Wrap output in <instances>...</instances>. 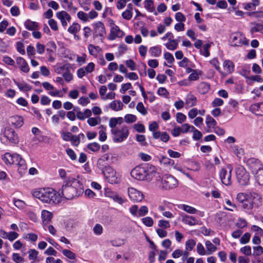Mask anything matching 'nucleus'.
I'll use <instances>...</instances> for the list:
<instances>
[{"label":"nucleus","mask_w":263,"mask_h":263,"mask_svg":"<svg viewBox=\"0 0 263 263\" xmlns=\"http://www.w3.org/2000/svg\"><path fill=\"white\" fill-rule=\"evenodd\" d=\"M178 185V180L173 176L169 174L162 176L160 181V187L162 190H172L176 188Z\"/></svg>","instance_id":"6"},{"label":"nucleus","mask_w":263,"mask_h":263,"mask_svg":"<svg viewBox=\"0 0 263 263\" xmlns=\"http://www.w3.org/2000/svg\"><path fill=\"white\" fill-rule=\"evenodd\" d=\"M247 165L255 180L259 185H263V165L258 160L252 158L248 160Z\"/></svg>","instance_id":"4"},{"label":"nucleus","mask_w":263,"mask_h":263,"mask_svg":"<svg viewBox=\"0 0 263 263\" xmlns=\"http://www.w3.org/2000/svg\"><path fill=\"white\" fill-rule=\"evenodd\" d=\"M211 47V44L208 43L203 45L202 49H200L201 54L205 57H208L210 55L209 48Z\"/></svg>","instance_id":"57"},{"label":"nucleus","mask_w":263,"mask_h":263,"mask_svg":"<svg viewBox=\"0 0 263 263\" xmlns=\"http://www.w3.org/2000/svg\"><path fill=\"white\" fill-rule=\"evenodd\" d=\"M196 243V241L193 239H188L185 242V249L188 251H192Z\"/></svg>","instance_id":"51"},{"label":"nucleus","mask_w":263,"mask_h":263,"mask_svg":"<svg viewBox=\"0 0 263 263\" xmlns=\"http://www.w3.org/2000/svg\"><path fill=\"white\" fill-rule=\"evenodd\" d=\"M99 140L101 142L105 141L107 139V135L106 133V128L103 125L99 127Z\"/></svg>","instance_id":"43"},{"label":"nucleus","mask_w":263,"mask_h":263,"mask_svg":"<svg viewBox=\"0 0 263 263\" xmlns=\"http://www.w3.org/2000/svg\"><path fill=\"white\" fill-rule=\"evenodd\" d=\"M252 24L253 26L250 29L252 33L258 32L263 34V21L259 23H253Z\"/></svg>","instance_id":"35"},{"label":"nucleus","mask_w":263,"mask_h":263,"mask_svg":"<svg viewBox=\"0 0 263 263\" xmlns=\"http://www.w3.org/2000/svg\"><path fill=\"white\" fill-rule=\"evenodd\" d=\"M43 87L47 90L49 91L48 94L52 97H58L62 98L64 95L60 90L54 89V86L47 82L42 83Z\"/></svg>","instance_id":"15"},{"label":"nucleus","mask_w":263,"mask_h":263,"mask_svg":"<svg viewBox=\"0 0 263 263\" xmlns=\"http://www.w3.org/2000/svg\"><path fill=\"white\" fill-rule=\"evenodd\" d=\"M165 46L167 49L170 50H174L177 48L178 43L177 40L173 39L165 44Z\"/></svg>","instance_id":"41"},{"label":"nucleus","mask_w":263,"mask_h":263,"mask_svg":"<svg viewBox=\"0 0 263 263\" xmlns=\"http://www.w3.org/2000/svg\"><path fill=\"white\" fill-rule=\"evenodd\" d=\"M205 124L206 125V132L210 133L213 131L212 129H213L217 125V122L211 116L207 115L205 118Z\"/></svg>","instance_id":"26"},{"label":"nucleus","mask_w":263,"mask_h":263,"mask_svg":"<svg viewBox=\"0 0 263 263\" xmlns=\"http://www.w3.org/2000/svg\"><path fill=\"white\" fill-rule=\"evenodd\" d=\"M105 180L110 184H118L120 182V177L116 171L112 167L107 166L103 170Z\"/></svg>","instance_id":"7"},{"label":"nucleus","mask_w":263,"mask_h":263,"mask_svg":"<svg viewBox=\"0 0 263 263\" xmlns=\"http://www.w3.org/2000/svg\"><path fill=\"white\" fill-rule=\"evenodd\" d=\"M136 109L138 112L142 115H146L147 114V109L144 107L142 102H139L136 106Z\"/></svg>","instance_id":"56"},{"label":"nucleus","mask_w":263,"mask_h":263,"mask_svg":"<svg viewBox=\"0 0 263 263\" xmlns=\"http://www.w3.org/2000/svg\"><path fill=\"white\" fill-rule=\"evenodd\" d=\"M112 140L115 143H121L126 139L129 135V129L127 126L122 125L120 128L111 129Z\"/></svg>","instance_id":"5"},{"label":"nucleus","mask_w":263,"mask_h":263,"mask_svg":"<svg viewBox=\"0 0 263 263\" xmlns=\"http://www.w3.org/2000/svg\"><path fill=\"white\" fill-rule=\"evenodd\" d=\"M53 214L51 212L44 210L41 212V217L44 226L47 225L51 220Z\"/></svg>","instance_id":"29"},{"label":"nucleus","mask_w":263,"mask_h":263,"mask_svg":"<svg viewBox=\"0 0 263 263\" xmlns=\"http://www.w3.org/2000/svg\"><path fill=\"white\" fill-rule=\"evenodd\" d=\"M73 56L76 58V62L79 65L81 66L86 63L87 55L85 53H83L82 55L73 54Z\"/></svg>","instance_id":"46"},{"label":"nucleus","mask_w":263,"mask_h":263,"mask_svg":"<svg viewBox=\"0 0 263 263\" xmlns=\"http://www.w3.org/2000/svg\"><path fill=\"white\" fill-rule=\"evenodd\" d=\"M236 176L238 183L242 186L247 185L250 182V175L242 166L236 168Z\"/></svg>","instance_id":"9"},{"label":"nucleus","mask_w":263,"mask_h":263,"mask_svg":"<svg viewBox=\"0 0 263 263\" xmlns=\"http://www.w3.org/2000/svg\"><path fill=\"white\" fill-rule=\"evenodd\" d=\"M1 140L6 144L9 143L17 144L18 142V137L13 129L8 128L5 129L1 134Z\"/></svg>","instance_id":"8"},{"label":"nucleus","mask_w":263,"mask_h":263,"mask_svg":"<svg viewBox=\"0 0 263 263\" xmlns=\"http://www.w3.org/2000/svg\"><path fill=\"white\" fill-rule=\"evenodd\" d=\"M88 50L90 55L97 57L98 54L101 51V49L98 46L89 44L88 46Z\"/></svg>","instance_id":"38"},{"label":"nucleus","mask_w":263,"mask_h":263,"mask_svg":"<svg viewBox=\"0 0 263 263\" xmlns=\"http://www.w3.org/2000/svg\"><path fill=\"white\" fill-rule=\"evenodd\" d=\"M57 17L61 21L62 25L65 27L67 25V23L71 20L70 15L65 11H61L56 13Z\"/></svg>","instance_id":"20"},{"label":"nucleus","mask_w":263,"mask_h":263,"mask_svg":"<svg viewBox=\"0 0 263 263\" xmlns=\"http://www.w3.org/2000/svg\"><path fill=\"white\" fill-rule=\"evenodd\" d=\"M15 84L18 87L19 89L22 91H28L31 89V86L25 82H15Z\"/></svg>","instance_id":"42"},{"label":"nucleus","mask_w":263,"mask_h":263,"mask_svg":"<svg viewBox=\"0 0 263 263\" xmlns=\"http://www.w3.org/2000/svg\"><path fill=\"white\" fill-rule=\"evenodd\" d=\"M144 6L149 12H153L154 10V3L152 0H145L144 2Z\"/></svg>","instance_id":"54"},{"label":"nucleus","mask_w":263,"mask_h":263,"mask_svg":"<svg viewBox=\"0 0 263 263\" xmlns=\"http://www.w3.org/2000/svg\"><path fill=\"white\" fill-rule=\"evenodd\" d=\"M107 194L108 197L112 199L114 202L120 205H122L123 203L127 202L126 199L123 198L116 192H109Z\"/></svg>","instance_id":"23"},{"label":"nucleus","mask_w":263,"mask_h":263,"mask_svg":"<svg viewBox=\"0 0 263 263\" xmlns=\"http://www.w3.org/2000/svg\"><path fill=\"white\" fill-rule=\"evenodd\" d=\"M92 27L93 34L95 36L103 37L106 34V30L104 24L98 21L91 25Z\"/></svg>","instance_id":"13"},{"label":"nucleus","mask_w":263,"mask_h":263,"mask_svg":"<svg viewBox=\"0 0 263 263\" xmlns=\"http://www.w3.org/2000/svg\"><path fill=\"white\" fill-rule=\"evenodd\" d=\"M198 114V109L197 108H192L188 112L187 115L190 119H193L196 118Z\"/></svg>","instance_id":"64"},{"label":"nucleus","mask_w":263,"mask_h":263,"mask_svg":"<svg viewBox=\"0 0 263 263\" xmlns=\"http://www.w3.org/2000/svg\"><path fill=\"white\" fill-rule=\"evenodd\" d=\"M181 221L185 224L189 225L190 226H194L201 224L200 221L197 219L193 216L183 214L181 215Z\"/></svg>","instance_id":"18"},{"label":"nucleus","mask_w":263,"mask_h":263,"mask_svg":"<svg viewBox=\"0 0 263 263\" xmlns=\"http://www.w3.org/2000/svg\"><path fill=\"white\" fill-rule=\"evenodd\" d=\"M149 53L152 57H159L162 53L161 47L160 45L152 46L149 49Z\"/></svg>","instance_id":"31"},{"label":"nucleus","mask_w":263,"mask_h":263,"mask_svg":"<svg viewBox=\"0 0 263 263\" xmlns=\"http://www.w3.org/2000/svg\"><path fill=\"white\" fill-rule=\"evenodd\" d=\"M211 64L215 67L216 70L219 72H221V68L220 67V63L217 58H214L210 61Z\"/></svg>","instance_id":"63"},{"label":"nucleus","mask_w":263,"mask_h":263,"mask_svg":"<svg viewBox=\"0 0 263 263\" xmlns=\"http://www.w3.org/2000/svg\"><path fill=\"white\" fill-rule=\"evenodd\" d=\"M148 212V209L146 205L141 206L138 208V217H143L147 215Z\"/></svg>","instance_id":"53"},{"label":"nucleus","mask_w":263,"mask_h":263,"mask_svg":"<svg viewBox=\"0 0 263 263\" xmlns=\"http://www.w3.org/2000/svg\"><path fill=\"white\" fill-rule=\"evenodd\" d=\"M137 119V117L133 114H127L124 116V120L127 123L135 122Z\"/></svg>","instance_id":"59"},{"label":"nucleus","mask_w":263,"mask_h":263,"mask_svg":"<svg viewBox=\"0 0 263 263\" xmlns=\"http://www.w3.org/2000/svg\"><path fill=\"white\" fill-rule=\"evenodd\" d=\"M32 195L42 202L49 204H59L63 199L61 194L51 188L35 189L32 191Z\"/></svg>","instance_id":"2"},{"label":"nucleus","mask_w":263,"mask_h":263,"mask_svg":"<svg viewBox=\"0 0 263 263\" xmlns=\"http://www.w3.org/2000/svg\"><path fill=\"white\" fill-rule=\"evenodd\" d=\"M210 88V85L205 82H201L198 85V90L200 93L205 94Z\"/></svg>","instance_id":"44"},{"label":"nucleus","mask_w":263,"mask_h":263,"mask_svg":"<svg viewBox=\"0 0 263 263\" xmlns=\"http://www.w3.org/2000/svg\"><path fill=\"white\" fill-rule=\"evenodd\" d=\"M123 122V119L122 117L111 118L109 121V126L111 129H117L116 127L118 124H121Z\"/></svg>","instance_id":"33"},{"label":"nucleus","mask_w":263,"mask_h":263,"mask_svg":"<svg viewBox=\"0 0 263 263\" xmlns=\"http://www.w3.org/2000/svg\"><path fill=\"white\" fill-rule=\"evenodd\" d=\"M3 160L7 164H15L17 166V171L21 176L25 174L27 167L25 160L22 158L21 155L10 153H5L3 157Z\"/></svg>","instance_id":"3"},{"label":"nucleus","mask_w":263,"mask_h":263,"mask_svg":"<svg viewBox=\"0 0 263 263\" xmlns=\"http://www.w3.org/2000/svg\"><path fill=\"white\" fill-rule=\"evenodd\" d=\"M24 24L25 27L27 30H30V31L38 30L39 27V25L38 23H37L36 22L32 21L29 19L27 20L24 22Z\"/></svg>","instance_id":"30"},{"label":"nucleus","mask_w":263,"mask_h":263,"mask_svg":"<svg viewBox=\"0 0 263 263\" xmlns=\"http://www.w3.org/2000/svg\"><path fill=\"white\" fill-rule=\"evenodd\" d=\"M232 166L228 164L222 168L219 172V177L221 182L226 185H230L232 183Z\"/></svg>","instance_id":"10"},{"label":"nucleus","mask_w":263,"mask_h":263,"mask_svg":"<svg viewBox=\"0 0 263 263\" xmlns=\"http://www.w3.org/2000/svg\"><path fill=\"white\" fill-rule=\"evenodd\" d=\"M87 122L90 126H95L100 124L101 119L100 117H90L87 119Z\"/></svg>","instance_id":"49"},{"label":"nucleus","mask_w":263,"mask_h":263,"mask_svg":"<svg viewBox=\"0 0 263 263\" xmlns=\"http://www.w3.org/2000/svg\"><path fill=\"white\" fill-rule=\"evenodd\" d=\"M164 58L170 64H173L175 61L173 54L169 52H165L164 53Z\"/></svg>","instance_id":"60"},{"label":"nucleus","mask_w":263,"mask_h":263,"mask_svg":"<svg viewBox=\"0 0 263 263\" xmlns=\"http://www.w3.org/2000/svg\"><path fill=\"white\" fill-rule=\"evenodd\" d=\"M145 179L154 176L157 172V168L154 165L147 164L143 166Z\"/></svg>","instance_id":"25"},{"label":"nucleus","mask_w":263,"mask_h":263,"mask_svg":"<svg viewBox=\"0 0 263 263\" xmlns=\"http://www.w3.org/2000/svg\"><path fill=\"white\" fill-rule=\"evenodd\" d=\"M127 194L129 199L134 202H141L145 198L143 193L133 186H128Z\"/></svg>","instance_id":"11"},{"label":"nucleus","mask_w":263,"mask_h":263,"mask_svg":"<svg viewBox=\"0 0 263 263\" xmlns=\"http://www.w3.org/2000/svg\"><path fill=\"white\" fill-rule=\"evenodd\" d=\"M77 17L79 20L82 21L83 22H88V18L87 17V13L82 11H80L77 13Z\"/></svg>","instance_id":"61"},{"label":"nucleus","mask_w":263,"mask_h":263,"mask_svg":"<svg viewBox=\"0 0 263 263\" xmlns=\"http://www.w3.org/2000/svg\"><path fill=\"white\" fill-rule=\"evenodd\" d=\"M223 202L227 205L224 204V209L227 210L233 211L234 209L236 208V205L228 198L224 199Z\"/></svg>","instance_id":"47"},{"label":"nucleus","mask_w":263,"mask_h":263,"mask_svg":"<svg viewBox=\"0 0 263 263\" xmlns=\"http://www.w3.org/2000/svg\"><path fill=\"white\" fill-rule=\"evenodd\" d=\"M157 93L159 96L165 98H168L170 96V93L166 89L162 87L158 88Z\"/></svg>","instance_id":"55"},{"label":"nucleus","mask_w":263,"mask_h":263,"mask_svg":"<svg viewBox=\"0 0 263 263\" xmlns=\"http://www.w3.org/2000/svg\"><path fill=\"white\" fill-rule=\"evenodd\" d=\"M130 175L133 178L137 180H144L145 179L143 166H136L132 170Z\"/></svg>","instance_id":"17"},{"label":"nucleus","mask_w":263,"mask_h":263,"mask_svg":"<svg viewBox=\"0 0 263 263\" xmlns=\"http://www.w3.org/2000/svg\"><path fill=\"white\" fill-rule=\"evenodd\" d=\"M124 35V32L121 31L119 27L116 25H114L110 29L108 39L110 40H114L117 37H121Z\"/></svg>","instance_id":"21"},{"label":"nucleus","mask_w":263,"mask_h":263,"mask_svg":"<svg viewBox=\"0 0 263 263\" xmlns=\"http://www.w3.org/2000/svg\"><path fill=\"white\" fill-rule=\"evenodd\" d=\"M84 186L78 179L69 178L62 188V195L67 199L71 200L82 195Z\"/></svg>","instance_id":"1"},{"label":"nucleus","mask_w":263,"mask_h":263,"mask_svg":"<svg viewBox=\"0 0 263 263\" xmlns=\"http://www.w3.org/2000/svg\"><path fill=\"white\" fill-rule=\"evenodd\" d=\"M109 106L112 110L118 111L122 109L123 104L120 101L114 100L109 104Z\"/></svg>","instance_id":"39"},{"label":"nucleus","mask_w":263,"mask_h":263,"mask_svg":"<svg viewBox=\"0 0 263 263\" xmlns=\"http://www.w3.org/2000/svg\"><path fill=\"white\" fill-rule=\"evenodd\" d=\"M205 246L206 248V255L212 254L217 250V247L210 240H206L205 241Z\"/></svg>","instance_id":"37"},{"label":"nucleus","mask_w":263,"mask_h":263,"mask_svg":"<svg viewBox=\"0 0 263 263\" xmlns=\"http://www.w3.org/2000/svg\"><path fill=\"white\" fill-rule=\"evenodd\" d=\"M12 259L16 263H24L25 261L24 258L17 253H13L12 254Z\"/></svg>","instance_id":"52"},{"label":"nucleus","mask_w":263,"mask_h":263,"mask_svg":"<svg viewBox=\"0 0 263 263\" xmlns=\"http://www.w3.org/2000/svg\"><path fill=\"white\" fill-rule=\"evenodd\" d=\"M253 206L258 207L261 204L262 198L260 195L256 193H251L249 194Z\"/></svg>","instance_id":"27"},{"label":"nucleus","mask_w":263,"mask_h":263,"mask_svg":"<svg viewBox=\"0 0 263 263\" xmlns=\"http://www.w3.org/2000/svg\"><path fill=\"white\" fill-rule=\"evenodd\" d=\"M231 41L233 45L240 46L242 45H249V40L247 39L244 34L241 32H235L231 34Z\"/></svg>","instance_id":"12"},{"label":"nucleus","mask_w":263,"mask_h":263,"mask_svg":"<svg viewBox=\"0 0 263 263\" xmlns=\"http://www.w3.org/2000/svg\"><path fill=\"white\" fill-rule=\"evenodd\" d=\"M63 254L68 258L76 261V255L71 251L67 249H64L62 251Z\"/></svg>","instance_id":"50"},{"label":"nucleus","mask_w":263,"mask_h":263,"mask_svg":"<svg viewBox=\"0 0 263 263\" xmlns=\"http://www.w3.org/2000/svg\"><path fill=\"white\" fill-rule=\"evenodd\" d=\"M251 111L256 115H263V102L257 103L251 106Z\"/></svg>","instance_id":"32"},{"label":"nucleus","mask_w":263,"mask_h":263,"mask_svg":"<svg viewBox=\"0 0 263 263\" xmlns=\"http://www.w3.org/2000/svg\"><path fill=\"white\" fill-rule=\"evenodd\" d=\"M159 161L161 165L167 167L168 170H171L174 165V161L167 157L161 156L159 158Z\"/></svg>","instance_id":"28"},{"label":"nucleus","mask_w":263,"mask_h":263,"mask_svg":"<svg viewBox=\"0 0 263 263\" xmlns=\"http://www.w3.org/2000/svg\"><path fill=\"white\" fill-rule=\"evenodd\" d=\"M16 64L19 69L24 73H28L29 71L30 68L27 61L21 57H17L16 59Z\"/></svg>","instance_id":"22"},{"label":"nucleus","mask_w":263,"mask_h":263,"mask_svg":"<svg viewBox=\"0 0 263 263\" xmlns=\"http://www.w3.org/2000/svg\"><path fill=\"white\" fill-rule=\"evenodd\" d=\"M95 68V64L93 62L88 63L86 66L79 68L77 71V75L80 79H82L89 73L92 72Z\"/></svg>","instance_id":"14"},{"label":"nucleus","mask_w":263,"mask_h":263,"mask_svg":"<svg viewBox=\"0 0 263 263\" xmlns=\"http://www.w3.org/2000/svg\"><path fill=\"white\" fill-rule=\"evenodd\" d=\"M223 71L221 70L219 72L223 77H226L228 74L232 73L234 70V63L229 60H225L222 64Z\"/></svg>","instance_id":"16"},{"label":"nucleus","mask_w":263,"mask_h":263,"mask_svg":"<svg viewBox=\"0 0 263 263\" xmlns=\"http://www.w3.org/2000/svg\"><path fill=\"white\" fill-rule=\"evenodd\" d=\"M81 26L78 23H73L68 28L67 31L69 33L74 35L76 37V34L80 30Z\"/></svg>","instance_id":"40"},{"label":"nucleus","mask_w":263,"mask_h":263,"mask_svg":"<svg viewBox=\"0 0 263 263\" xmlns=\"http://www.w3.org/2000/svg\"><path fill=\"white\" fill-rule=\"evenodd\" d=\"M141 220L142 223L146 227H151L154 224V220L151 217L148 216L143 218Z\"/></svg>","instance_id":"58"},{"label":"nucleus","mask_w":263,"mask_h":263,"mask_svg":"<svg viewBox=\"0 0 263 263\" xmlns=\"http://www.w3.org/2000/svg\"><path fill=\"white\" fill-rule=\"evenodd\" d=\"M9 122L15 128H20L24 124V119L20 116L15 115L9 118Z\"/></svg>","instance_id":"24"},{"label":"nucleus","mask_w":263,"mask_h":263,"mask_svg":"<svg viewBox=\"0 0 263 263\" xmlns=\"http://www.w3.org/2000/svg\"><path fill=\"white\" fill-rule=\"evenodd\" d=\"M202 74L201 71L196 69L194 70L189 76L188 79L190 81H195L199 79V76Z\"/></svg>","instance_id":"45"},{"label":"nucleus","mask_w":263,"mask_h":263,"mask_svg":"<svg viewBox=\"0 0 263 263\" xmlns=\"http://www.w3.org/2000/svg\"><path fill=\"white\" fill-rule=\"evenodd\" d=\"M178 208L190 214H195L198 212L195 208L185 204H179Z\"/></svg>","instance_id":"36"},{"label":"nucleus","mask_w":263,"mask_h":263,"mask_svg":"<svg viewBox=\"0 0 263 263\" xmlns=\"http://www.w3.org/2000/svg\"><path fill=\"white\" fill-rule=\"evenodd\" d=\"M28 258L31 260V263L39 262L40 260L38 258L39 252L35 249H30L28 251Z\"/></svg>","instance_id":"34"},{"label":"nucleus","mask_w":263,"mask_h":263,"mask_svg":"<svg viewBox=\"0 0 263 263\" xmlns=\"http://www.w3.org/2000/svg\"><path fill=\"white\" fill-rule=\"evenodd\" d=\"M241 204L243 209L246 210H250L253 208V203L252 202H251L249 195H248L247 199L245 200V201L241 203Z\"/></svg>","instance_id":"48"},{"label":"nucleus","mask_w":263,"mask_h":263,"mask_svg":"<svg viewBox=\"0 0 263 263\" xmlns=\"http://www.w3.org/2000/svg\"><path fill=\"white\" fill-rule=\"evenodd\" d=\"M185 107L189 108L194 107L197 103V97L191 93L186 94L184 98Z\"/></svg>","instance_id":"19"},{"label":"nucleus","mask_w":263,"mask_h":263,"mask_svg":"<svg viewBox=\"0 0 263 263\" xmlns=\"http://www.w3.org/2000/svg\"><path fill=\"white\" fill-rule=\"evenodd\" d=\"M87 147L89 150H90L93 152H97L100 148V145L97 142H93V143H90L87 145Z\"/></svg>","instance_id":"62"}]
</instances>
